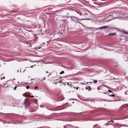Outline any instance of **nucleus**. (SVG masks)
<instances>
[{"label":"nucleus","instance_id":"9d476101","mask_svg":"<svg viewBox=\"0 0 128 128\" xmlns=\"http://www.w3.org/2000/svg\"><path fill=\"white\" fill-rule=\"evenodd\" d=\"M38 88V87H36V86H35V87H34V90H36V89H37V88Z\"/></svg>","mask_w":128,"mask_h":128},{"label":"nucleus","instance_id":"1a4fd4ad","mask_svg":"<svg viewBox=\"0 0 128 128\" xmlns=\"http://www.w3.org/2000/svg\"><path fill=\"white\" fill-rule=\"evenodd\" d=\"M109 29H117V28H110Z\"/></svg>","mask_w":128,"mask_h":128},{"label":"nucleus","instance_id":"bb28decb","mask_svg":"<svg viewBox=\"0 0 128 128\" xmlns=\"http://www.w3.org/2000/svg\"><path fill=\"white\" fill-rule=\"evenodd\" d=\"M24 94H23V95L24 96Z\"/></svg>","mask_w":128,"mask_h":128},{"label":"nucleus","instance_id":"9b49d317","mask_svg":"<svg viewBox=\"0 0 128 128\" xmlns=\"http://www.w3.org/2000/svg\"><path fill=\"white\" fill-rule=\"evenodd\" d=\"M79 88L78 87L77 88H76L75 87H74V88H76L77 90H78V88Z\"/></svg>","mask_w":128,"mask_h":128},{"label":"nucleus","instance_id":"e433bc0d","mask_svg":"<svg viewBox=\"0 0 128 128\" xmlns=\"http://www.w3.org/2000/svg\"><path fill=\"white\" fill-rule=\"evenodd\" d=\"M117 66V65H116V66Z\"/></svg>","mask_w":128,"mask_h":128},{"label":"nucleus","instance_id":"2f4dec72","mask_svg":"<svg viewBox=\"0 0 128 128\" xmlns=\"http://www.w3.org/2000/svg\"><path fill=\"white\" fill-rule=\"evenodd\" d=\"M32 66H31L30 67V68H32Z\"/></svg>","mask_w":128,"mask_h":128},{"label":"nucleus","instance_id":"39448f33","mask_svg":"<svg viewBox=\"0 0 128 128\" xmlns=\"http://www.w3.org/2000/svg\"><path fill=\"white\" fill-rule=\"evenodd\" d=\"M116 34V33L114 32L113 33H110L108 34L109 35H111V36H113V35H115Z\"/></svg>","mask_w":128,"mask_h":128},{"label":"nucleus","instance_id":"6e6552de","mask_svg":"<svg viewBox=\"0 0 128 128\" xmlns=\"http://www.w3.org/2000/svg\"><path fill=\"white\" fill-rule=\"evenodd\" d=\"M64 71H62L60 73V74H62L64 73Z\"/></svg>","mask_w":128,"mask_h":128},{"label":"nucleus","instance_id":"4468645a","mask_svg":"<svg viewBox=\"0 0 128 128\" xmlns=\"http://www.w3.org/2000/svg\"><path fill=\"white\" fill-rule=\"evenodd\" d=\"M26 88L27 89H28L29 88V87L28 86H27L26 87Z\"/></svg>","mask_w":128,"mask_h":128},{"label":"nucleus","instance_id":"aec40b11","mask_svg":"<svg viewBox=\"0 0 128 128\" xmlns=\"http://www.w3.org/2000/svg\"><path fill=\"white\" fill-rule=\"evenodd\" d=\"M59 11V10H58L57 11H56V12H58Z\"/></svg>","mask_w":128,"mask_h":128},{"label":"nucleus","instance_id":"a878e982","mask_svg":"<svg viewBox=\"0 0 128 128\" xmlns=\"http://www.w3.org/2000/svg\"><path fill=\"white\" fill-rule=\"evenodd\" d=\"M46 73H48V72L47 71H46Z\"/></svg>","mask_w":128,"mask_h":128},{"label":"nucleus","instance_id":"f3484780","mask_svg":"<svg viewBox=\"0 0 128 128\" xmlns=\"http://www.w3.org/2000/svg\"><path fill=\"white\" fill-rule=\"evenodd\" d=\"M34 97V96L32 95L31 96H30V97Z\"/></svg>","mask_w":128,"mask_h":128},{"label":"nucleus","instance_id":"58836bf2","mask_svg":"<svg viewBox=\"0 0 128 128\" xmlns=\"http://www.w3.org/2000/svg\"><path fill=\"white\" fill-rule=\"evenodd\" d=\"M40 106L41 107H42V106Z\"/></svg>","mask_w":128,"mask_h":128},{"label":"nucleus","instance_id":"a211bd4d","mask_svg":"<svg viewBox=\"0 0 128 128\" xmlns=\"http://www.w3.org/2000/svg\"><path fill=\"white\" fill-rule=\"evenodd\" d=\"M40 48H41V47H38V49H40Z\"/></svg>","mask_w":128,"mask_h":128},{"label":"nucleus","instance_id":"b1692460","mask_svg":"<svg viewBox=\"0 0 128 128\" xmlns=\"http://www.w3.org/2000/svg\"><path fill=\"white\" fill-rule=\"evenodd\" d=\"M58 8H60V6H58Z\"/></svg>","mask_w":128,"mask_h":128},{"label":"nucleus","instance_id":"6ab92c4d","mask_svg":"<svg viewBox=\"0 0 128 128\" xmlns=\"http://www.w3.org/2000/svg\"><path fill=\"white\" fill-rule=\"evenodd\" d=\"M2 78H5V76H4Z\"/></svg>","mask_w":128,"mask_h":128},{"label":"nucleus","instance_id":"4be33fe9","mask_svg":"<svg viewBox=\"0 0 128 128\" xmlns=\"http://www.w3.org/2000/svg\"><path fill=\"white\" fill-rule=\"evenodd\" d=\"M74 128H78L77 127H74Z\"/></svg>","mask_w":128,"mask_h":128},{"label":"nucleus","instance_id":"c85d7f7f","mask_svg":"<svg viewBox=\"0 0 128 128\" xmlns=\"http://www.w3.org/2000/svg\"><path fill=\"white\" fill-rule=\"evenodd\" d=\"M89 83H92V82H89Z\"/></svg>","mask_w":128,"mask_h":128},{"label":"nucleus","instance_id":"20e7f679","mask_svg":"<svg viewBox=\"0 0 128 128\" xmlns=\"http://www.w3.org/2000/svg\"><path fill=\"white\" fill-rule=\"evenodd\" d=\"M85 88L86 90H87L88 91H90L91 90V88L90 86H87Z\"/></svg>","mask_w":128,"mask_h":128},{"label":"nucleus","instance_id":"ddd939ff","mask_svg":"<svg viewBox=\"0 0 128 128\" xmlns=\"http://www.w3.org/2000/svg\"><path fill=\"white\" fill-rule=\"evenodd\" d=\"M16 86H15L14 87V90H16Z\"/></svg>","mask_w":128,"mask_h":128},{"label":"nucleus","instance_id":"412c9836","mask_svg":"<svg viewBox=\"0 0 128 128\" xmlns=\"http://www.w3.org/2000/svg\"><path fill=\"white\" fill-rule=\"evenodd\" d=\"M125 94H126V92H125Z\"/></svg>","mask_w":128,"mask_h":128},{"label":"nucleus","instance_id":"473e14b6","mask_svg":"<svg viewBox=\"0 0 128 128\" xmlns=\"http://www.w3.org/2000/svg\"><path fill=\"white\" fill-rule=\"evenodd\" d=\"M13 79L14 80H15V78H13Z\"/></svg>","mask_w":128,"mask_h":128},{"label":"nucleus","instance_id":"7c9ffc66","mask_svg":"<svg viewBox=\"0 0 128 128\" xmlns=\"http://www.w3.org/2000/svg\"><path fill=\"white\" fill-rule=\"evenodd\" d=\"M43 78V79H44V78H45V77H44Z\"/></svg>","mask_w":128,"mask_h":128},{"label":"nucleus","instance_id":"7ed1b4c3","mask_svg":"<svg viewBox=\"0 0 128 128\" xmlns=\"http://www.w3.org/2000/svg\"><path fill=\"white\" fill-rule=\"evenodd\" d=\"M26 99H25L24 100V104L25 105V108L26 109H27L28 108H29V106L28 105H26Z\"/></svg>","mask_w":128,"mask_h":128},{"label":"nucleus","instance_id":"cd10ccee","mask_svg":"<svg viewBox=\"0 0 128 128\" xmlns=\"http://www.w3.org/2000/svg\"><path fill=\"white\" fill-rule=\"evenodd\" d=\"M18 71L19 70H17V72H18Z\"/></svg>","mask_w":128,"mask_h":128},{"label":"nucleus","instance_id":"423d86ee","mask_svg":"<svg viewBox=\"0 0 128 128\" xmlns=\"http://www.w3.org/2000/svg\"><path fill=\"white\" fill-rule=\"evenodd\" d=\"M59 97L60 98H62L61 99H60V100H61L64 99L62 97V96H59Z\"/></svg>","mask_w":128,"mask_h":128},{"label":"nucleus","instance_id":"c9c22d12","mask_svg":"<svg viewBox=\"0 0 128 128\" xmlns=\"http://www.w3.org/2000/svg\"><path fill=\"white\" fill-rule=\"evenodd\" d=\"M72 86H70V87H72Z\"/></svg>","mask_w":128,"mask_h":128},{"label":"nucleus","instance_id":"4c0bfd02","mask_svg":"<svg viewBox=\"0 0 128 128\" xmlns=\"http://www.w3.org/2000/svg\"><path fill=\"white\" fill-rule=\"evenodd\" d=\"M40 106L41 107H42V106Z\"/></svg>","mask_w":128,"mask_h":128},{"label":"nucleus","instance_id":"2eb2a0df","mask_svg":"<svg viewBox=\"0 0 128 128\" xmlns=\"http://www.w3.org/2000/svg\"><path fill=\"white\" fill-rule=\"evenodd\" d=\"M112 121H113V120H112L110 121H108V122H112Z\"/></svg>","mask_w":128,"mask_h":128},{"label":"nucleus","instance_id":"72a5a7b5","mask_svg":"<svg viewBox=\"0 0 128 128\" xmlns=\"http://www.w3.org/2000/svg\"><path fill=\"white\" fill-rule=\"evenodd\" d=\"M50 74H49V75H48V76H49L50 75Z\"/></svg>","mask_w":128,"mask_h":128},{"label":"nucleus","instance_id":"0eeeda50","mask_svg":"<svg viewBox=\"0 0 128 128\" xmlns=\"http://www.w3.org/2000/svg\"><path fill=\"white\" fill-rule=\"evenodd\" d=\"M93 82L95 83H96L97 82V80H95L94 81H93Z\"/></svg>","mask_w":128,"mask_h":128},{"label":"nucleus","instance_id":"f257e3e1","mask_svg":"<svg viewBox=\"0 0 128 128\" xmlns=\"http://www.w3.org/2000/svg\"><path fill=\"white\" fill-rule=\"evenodd\" d=\"M74 18H76L77 20H78V18L74 16H71V20L73 22H74Z\"/></svg>","mask_w":128,"mask_h":128},{"label":"nucleus","instance_id":"f704fd0d","mask_svg":"<svg viewBox=\"0 0 128 128\" xmlns=\"http://www.w3.org/2000/svg\"><path fill=\"white\" fill-rule=\"evenodd\" d=\"M18 82V83H19V82Z\"/></svg>","mask_w":128,"mask_h":128},{"label":"nucleus","instance_id":"ea45409f","mask_svg":"<svg viewBox=\"0 0 128 128\" xmlns=\"http://www.w3.org/2000/svg\"><path fill=\"white\" fill-rule=\"evenodd\" d=\"M64 128H65L64 127Z\"/></svg>","mask_w":128,"mask_h":128},{"label":"nucleus","instance_id":"f03ea898","mask_svg":"<svg viewBox=\"0 0 128 128\" xmlns=\"http://www.w3.org/2000/svg\"><path fill=\"white\" fill-rule=\"evenodd\" d=\"M108 26H103L101 27H99V28H95L96 30L98 29H104L106 28H108Z\"/></svg>","mask_w":128,"mask_h":128},{"label":"nucleus","instance_id":"dca6fc26","mask_svg":"<svg viewBox=\"0 0 128 128\" xmlns=\"http://www.w3.org/2000/svg\"><path fill=\"white\" fill-rule=\"evenodd\" d=\"M97 126V124H95V125H94V126Z\"/></svg>","mask_w":128,"mask_h":128},{"label":"nucleus","instance_id":"393cba45","mask_svg":"<svg viewBox=\"0 0 128 128\" xmlns=\"http://www.w3.org/2000/svg\"><path fill=\"white\" fill-rule=\"evenodd\" d=\"M2 78H0L1 80H2Z\"/></svg>","mask_w":128,"mask_h":128},{"label":"nucleus","instance_id":"f8f14e48","mask_svg":"<svg viewBox=\"0 0 128 128\" xmlns=\"http://www.w3.org/2000/svg\"><path fill=\"white\" fill-rule=\"evenodd\" d=\"M110 96H113L114 97H115V95H114V94H112Z\"/></svg>","mask_w":128,"mask_h":128},{"label":"nucleus","instance_id":"c756f323","mask_svg":"<svg viewBox=\"0 0 128 128\" xmlns=\"http://www.w3.org/2000/svg\"><path fill=\"white\" fill-rule=\"evenodd\" d=\"M30 96H30V94L29 95V96L30 97Z\"/></svg>","mask_w":128,"mask_h":128},{"label":"nucleus","instance_id":"5701e85b","mask_svg":"<svg viewBox=\"0 0 128 128\" xmlns=\"http://www.w3.org/2000/svg\"><path fill=\"white\" fill-rule=\"evenodd\" d=\"M68 86H69L70 85L69 84V83L68 82Z\"/></svg>","mask_w":128,"mask_h":128}]
</instances>
